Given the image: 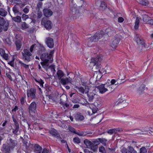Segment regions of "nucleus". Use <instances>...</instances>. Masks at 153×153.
Listing matches in <instances>:
<instances>
[{"instance_id": "f257e3e1", "label": "nucleus", "mask_w": 153, "mask_h": 153, "mask_svg": "<svg viewBox=\"0 0 153 153\" xmlns=\"http://www.w3.org/2000/svg\"><path fill=\"white\" fill-rule=\"evenodd\" d=\"M40 58L43 61L41 62V65L46 70H47L52 67V65H50V64L53 61V57H51V55H48V53H45L42 54Z\"/></svg>"}, {"instance_id": "f03ea898", "label": "nucleus", "mask_w": 153, "mask_h": 153, "mask_svg": "<svg viewBox=\"0 0 153 153\" xmlns=\"http://www.w3.org/2000/svg\"><path fill=\"white\" fill-rule=\"evenodd\" d=\"M96 87L98 89L100 93L103 94L107 91H109V92L112 91V88L111 85H108L107 84H101L97 86L96 85Z\"/></svg>"}, {"instance_id": "7ed1b4c3", "label": "nucleus", "mask_w": 153, "mask_h": 153, "mask_svg": "<svg viewBox=\"0 0 153 153\" xmlns=\"http://www.w3.org/2000/svg\"><path fill=\"white\" fill-rule=\"evenodd\" d=\"M22 53V58L25 62H29L33 58L31 53L29 50L24 49Z\"/></svg>"}, {"instance_id": "20e7f679", "label": "nucleus", "mask_w": 153, "mask_h": 153, "mask_svg": "<svg viewBox=\"0 0 153 153\" xmlns=\"http://www.w3.org/2000/svg\"><path fill=\"white\" fill-rule=\"evenodd\" d=\"M104 34V32L102 30L100 31L98 33H96L93 36H92L88 39V43H90L92 42L97 41L98 40L102 38Z\"/></svg>"}, {"instance_id": "39448f33", "label": "nucleus", "mask_w": 153, "mask_h": 153, "mask_svg": "<svg viewBox=\"0 0 153 153\" xmlns=\"http://www.w3.org/2000/svg\"><path fill=\"white\" fill-rule=\"evenodd\" d=\"M134 39L137 44L141 46L142 48H146V44L143 38L139 34H136L135 35Z\"/></svg>"}, {"instance_id": "423d86ee", "label": "nucleus", "mask_w": 153, "mask_h": 153, "mask_svg": "<svg viewBox=\"0 0 153 153\" xmlns=\"http://www.w3.org/2000/svg\"><path fill=\"white\" fill-rule=\"evenodd\" d=\"M119 98V102L117 105L118 103L120 104V105L122 108H124L127 106L128 103L126 102V95L124 94H119L118 96Z\"/></svg>"}, {"instance_id": "0eeeda50", "label": "nucleus", "mask_w": 153, "mask_h": 153, "mask_svg": "<svg viewBox=\"0 0 153 153\" xmlns=\"http://www.w3.org/2000/svg\"><path fill=\"white\" fill-rule=\"evenodd\" d=\"M102 60V56L100 55H98L96 57L92 58L90 62V64L99 67L100 65V61Z\"/></svg>"}, {"instance_id": "6e6552de", "label": "nucleus", "mask_w": 153, "mask_h": 153, "mask_svg": "<svg viewBox=\"0 0 153 153\" xmlns=\"http://www.w3.org/2000/svg\"><path fill=\"white\" fill-rule=\"evenodd\" d=\"M36 94V89L34 88H31L27 91V95L28 98L31 99H37Z\"/></svg>"}, {"instance_id": "1a4fd4ad", "label": "nucleus", "mask_w": 153, "mask_h": 153, "mask_svg": "<svg viewBox=\"0 0 153 153\" xmlns=\"http://www.w3.org/2000/svg\"><path fill=\"white\" fill-rule=\"evenodd\" d=\"M120 39V36L118 35H116L110 44L111 46L113 48H115L119 43Z\"/></svg>"}, {"instance_id": "9d476101", "label": "nucleus", "mask_w": 153, "mask_h": 153, "mask_svg": "<svg viewBox=\"0 0 153 153\" xmlns=\"http://www.w3.org/2000/svg\"><path fill=\"white\" fill-rule=\"evenodd\" d=\"M37 104L35 102H33L31 103L29 106L28 109L29 113L30 115H33L36 111Z\"/></svg>"}, {"instance_id": "9b49d317", "label": "nucleus", "mask_w": 153, "mask_h": 153, "mask_svg": "<svg viewBox=\"0 0 153 153\" xmlns=\"http://www.w3.org/2000/svg\"><path fill=\"white\" fill-rule=\"evenodd\" d=\"M41 24L42 25H44L47 29L50 30L51 28L52 25L51 22L45 18H43L42 19Z\"/></svg>"}, {"instance_id": "f8f14e48", "label": "nucleus", "mask_w": 153, "mask_h": 153, "mask_svg": "<svg viewBox=\"0 0 153 153\" xmlns=\"http://www.w3.org/2000/svg\"><path fill=\"white\" fill-rule=\"evenodd\" d=\"M72 79L69 76L68 77L62 78L60 80L61 83L63 85H68L69 84H72Z\"/></svg>"}, {"instance_id": "ddd939ff", "label": "nucleus", "mask_w": 153, "mask_h": 153, "mask_svg": "<svg viewBox=\"0 0 153 153\" xmlns=\"http://www.w3.org/2000/svg\"><path fill=\"white\" fill-rule=\"evenodd\" d=\"M8 141L7 145L11 148V149H13L17 144V141L16 140H13L11 138H10Z\"/></svg>"}, {"instance_id": "4468645a", "label": "nucleus", "mask_w": 153, "mask_h": 153, "mask_svg": "<svg viewBox=\"0 0 153 153\" xmlns=\"http://www.w3.org/2000/svg\"><path fill=\"white\" fill-rule=\"evenodd\" d=\"M87 96L88 101L89 102H92L93 101L94 99L97 97V94H96L95 91L93 90L89 92H88Z\"/></svg>"}, {"instance_id": "2eb2a0df", "label": "nucleus", "mask_w": 153, "mask_h": 153, "mask_svg": "<svg viewBox=\"0 0 153 153\" xmlns=\"http://www.w3.org/2000/svg\"><path fill=\"white\" fill-rule=\"evenodd\" d=\"M134 118L130 115H123L122 117V120L124 122L132 123Z\"/></svg>"}, {"instance_id": "dca6fc26", "label": "nucleus", "mask_w": 153, "mask_h": 153, "mask_svg": "<svg viewBox=\"0 0 153 153\" xmlns=\"http://www.w3.org/2000/svg\"><path fill=\"white\" fill-rule=\"evenodd\" d=\"M46 43L48 47L52 48L54 45L53 39L50 37H48L46 39Z\"/></svg>"}, {"instance_id": "f3484780", "label": "nucleus", "mask_w": 153, "mask_h": 153, "mask_svg": "<svg viewBox=\"0 0 153 153\" xmlns=\"http://www.w3.org/2000/svg\"><path fill=\"white\" fill-rule=\"evenodd\" d=\"M105 32L108 36H110L114 35L116 31L113 27H109L106 29Z\"/></svg>"}, {"instance_id": "a211bd4d", "label": "nucleus", "mask_w": 153, "mask_h": 153, "mask_svg": "<svg viewBox=\"0 0 153 153\" xmlns=\"http://www.w3.org/2000/svg\"><path fill=\"white\" fill-rule=\"evenodd\" d=\"M85 88L82 86L80 87H76V88L78 89L79 91L81 94H83L85 92V93H87L88 91L89 88L88 86H85Z\"/></svg>"}, {"instance_id": "6ab92c4d", "label": "nucleus", "mask_w": 153, "mask_h": 153, "mask_svg": "<svg viewBox=\"0 0 153 153\" xmlns=\"http://www.w3.org/2000/svg\"><path fill=\"white\" fill-rule=\"evenodd\" d=\"M0 55L6 60H7L9 59L8 55L6 53L5 51L1 48H0Z\"/></svg>"}, {"instance_id": "aec40b11", "label": "nucleus", "mask_w": 153, "mask_h": 153, "mask_svg": "<svg viewBox=\"0 0 153 153\" xmlns=\"http://www.w3.org/2000/svg\"><path fill=\"white\" fill-rule=\"evenodd\" d=\"M84 143L86 145L87 148L94 150L93 148L94 147V144L91 141L87 139H85L84 140Z\"/></svg>"}, {"instance_id": "412c9836", "label": "nucleus", "mask_w": 153, "mask_h": 153, "mask_svg": "<svg viewBox=\"0 0 153 153\" xmlns=\"http://www.w3.org/2000/svg\"><path fill=\"white\" fill-rule=\"evenodd\" d=\"M49 132L54 137L57 138H61V137H60L59 134L56 130L54 129H52Z\"/></svg>"}, {"instance_id": "4be33fe9", "label": "nucleus", "mask_w": 153, "mask_h": 153, "mask_svg": "<svg viewBox=\"0 0 153 153\" xmlns=\"http://www.w3.org/2000/svg\"><path fill=\"white\" fill-rule=\"evenodd\" d=\"M10 148L6 144H3L2 145V151L4 153H10Z\"/></svg>"}, {"instance_id": "5701e85b", "label": "nucleus", "mask_w": 153, "mask_h": 153, "mask_svg": "<svg viewBox=\"0 0 153 153\" xmlns=\"http://www.w3.org/2000/svg\"><path fill=\"white\" fill-rule=\"evenodd\" d=\"M44 15L47 17L51 16L53 14V12L50 9H44L43 11Z\"/></svg>"}, {"instance_id": "b1692460", "label": "nucleus", "mask_w": 153, "mask_h": 153, "mask_svg": "<svg viewBox=\"0 0 153 153\" xmlns=\"http://www.w3.org/2000/svg\"><path fill=\"white\" fill-rule=\"evenodd\" d=\"M12 10L15 15H21L22 14V13L19 12V7L15 5L12 8Z\"/></svg>"}, {"instance_id": "393cba45", "label": "nucleus", "mask_w": 153, "mask_h": 153, "mask_svg": "<svg viewBox=\"0 0 153 153\" xmlns=\"http://www.w3.org/2000/svg\"><path fill=\"white\" fill-rule=\"evenodd\" d=\"M74 117L77 120H82L84 119V116L81 113L79 112L76 113L75 114Z\"/></svg>"}, {"instance_id": "a878e982", "label": "nucleus", "mask_w": 153, "mask_h": 153, "mask_svg": "<svg viewBox=\"0 0 153 153\" xmlns=\"http://www.w3.org/2000/svg\"><path fill=\"white\" fill-rule=\"evenodd\" d=\"M72 3L74 4H76V5H79V6L82 7L81 5L83 3V0H70Z\"/></svg>"}, {"instance_id": "bb28decb", "label": "nucleus", "mask_w": 153, "mask_h": 153, "mask_svg": "<svg viewBox=\"0 0 153 153\" xmlns=\"http://www.w3.org/2000/svg\"><path fill=\"white\" fill-rule=\"evenodd\" d=\"M67 100V97L65 95H62L60 97V101L61 104L64 105V103L66 102Z\"/></svg>"}, {"instance_id": "cd10ccee", "label": "nucleus", "mask_w": 153, "mask_h": 153, "mask_svg": "<svg viewBox=\"0 0 153 153\" xmlns=\"http://www.w3.org/2000/svg\"><path fill=\"white\" fill-rule=\"evenodd\" d=\"M19 130V126H15L14 128L12 129V133L15 135H17L19 134L18 132Z\"/></svg>"}, {"instance_id": "c85d7f7f", "label": "nucleus", "mask_w": 153, "mask_h": 153, "mask_svg": "<svg viewBox=\"0 0 153 153\" xmlns=\"http://www.w3.org/2000/svg\"><path fill=\"white\" fill-rule=\"evenodd\" d=\"M42 149V148L39 145L36 144L35 145V148L33 150L36 153H41Z\"/></svg>"}, {"instance_id": "c756f323", "label": "nucleus", "mask_w": 153, "mask_h": 153, "mask_svg": "<svg viewBox=\"0 0 153 153\" xmlns=\"http://www.w3.org/2000/svg\"><path fill=\"white\" fill-rule=\"evenodd\" d=\"M145 85L144 84H142L140 87H139L138 90V93L140 94H141L142 93H143L144 91L145 90Z\"/></svg>"}, {"instance_id": "7c9ffc66", "label": "nucleus", "mask_w": 153, "mask_h": 153, "mask_svg": "<svg viewBox=\"0 0 153 153\" xmlns=\"http://www.w3.org/2000/svg\"><path fill=\"white\" fill-rule=\"evenodd\" d=\"M56 74L57 76L58 79L60 80L62 79V77L64 76V73L61 70H59L57 71L56 73Z\"/></svg>"}, {"instance_id": "2f4dec72", "label": "nucleus", "mask_w": 153, "mask_h": 153, "mask_svg": "<svg viewBox=\"0 0 153 153\" xmlns=\"http://www.w3.org/2000/svg\"><path fill=\"white\" fill-rule=\"evenodd\" d=\"M15 44L16 46V50L18 51L22 47V43L20 40H17L15 41Z\"/></svg>"}, {"instance_id": "473e14b6", "label": "nucleus", "mask_w": 153, "mask_h": 153, "mask_svg": "<svg viewBox=\"0 0 153 153\" xmlns=\"http://www.w3.org/2000/svg\"><path fill=\"white\" fill-rule=\"evenodd\" d=\"M7 12L4 9L0 8V16L3 17H5L7 14Z\"/></svg>"}, {"instance_id": "72a5a7b5", "label": "nucleus", "mask_w": 153, "mask_h": 153, "mask_svg": "<svg viewBox=\"0 0 153 153\" xmlns=\"http://www.w3.org/2000/svg\"><path fill=\"white\" fill-rule=\"evenodd\" d=\"M11 16L13 20L15 22L18 23H20L22 21L21 17L20 16L17 15V16L15 17H12V16Z\"/></svg>"}, {"instance_id": "f704fd0d", "label": "nucleus", "mask_w": 153, "mask_h": 153, "mask_svg": "<svg viewBox=\"0 0 153 153\" xmlns=\"http://www.w3.org/2000/svg\"><path fill=\"white\" fill-rule=\"evenodd\" d=\"M8 25L9 23L8 22L7 23L5 26L0 25V33L2 31L3 28L4 31H7L8 29Z\"/></svg>"}, {"instance_id": "c9c22d12", "label": "nucleus", "mask_w": 153, "mask_h": 153, "mask_svg": "<svg viewBox=\"0 0 153 153\" xmlns=\"http://www.w3.org/2000/svg\"><path fill=\"white\" fill-rule=\"evenodd\" d=\"M21 29L25 30L29 28V25L25 22H21Z\"/></svg>"}, {"instance_id": "e433bc0d", "label": "nucleus", "mask_w": 153, "mask_h": 153, "mask_svg": "<svg viewBox=\"0 0 153 153\" xmlns=\"http://www.w3.org/2000/svg\"><path fill=\"white\" fill-rule=\"evenodd\" d=\"M23 143L24 145L25 146L26 149H27L29 145L30 144V141L26 140H23Z\"/></svg>"}, {"instance_id": "4c0bfd02", "label": "nucleus", "mask_w": 153, "mask_h": 153, "mask_svg": "<svg viewBox=\"0 0 153 153\" xmlns=\"http://www.w3.org/2000/svg\"><path fill=\"white\" fill-rule=\"evenodd\" d=\"M140 20L138 17H137L136 18L134 28L135 29H137L139 25Z\"/></svg>"}, {"instance_id": "58836bf2", "label": "nucleus", "mask_w": 153, "mask_h": 153, "mask_svg": "<svg viewBox=\"0 0 153 153\" xmlns=\"http://www.w3.org/2000/svg\"><path fill=\"white\" fill-rule=\"evenodd\" d=\"M100 9L101 10H103L106 9L107 5L103 1L101 2L100 6Z\"/></svg>"}, {"instance_id": "ea45409f", "label": "nucleus", "mask_w": 153, "mask_h": 153, "mask_svg": "<svg viewBox=\"0 0 153 153\" xmlns=\"http://www.w3.org/2000/svg\"><path fill=\"white\" fill-rule=\"evenodd\" d=\"M52 87L48 85H45V90L47 91V94H49L51 93V90Z\"/></svg>"}, {"instance_id": "a19ab883", "label": "nucleus", "mask_w": 153, "mask_h": 153, "mask_svg": "<svg viewBox=\"0 0 153 153\" xmlns=\"http://www.w3.org/2000/svg\"><path fill=\"white\" fill-rule=\"evenodd\" d=\"M4 42L7 44L9 46H10L12 44V42L9 38L3 39Z\"/></svg>"}, {"instance_id": "79ce46f5", "label": "nucleus", "mask_w": 153, "mask_h": 153, "mask_svg": "<svg viewBox=\"0 0 153 153\" xmlns=\"http://www.w3.org/2000/svg\"><path fill=\"white\" fill-rule=\"evenodd\" d=\"M37 82H38L39 83V84L40 85V86L43 87V84L44 83V82L43 81V80H42L41 79H34Z\"/></svg>"}, {"instance_id": "37998d69", "label": "nucleus", "mask_w": 153, "mask_h": 153, "mask_svg": "<svg viewBox=\"0 0 153 153\" xmlns=\"http://www.w3.org/2000/svg\"><path fill=\"white\" fill-rule=\"evenodd\" d=\"M7 23L4 18L0 16V25L5 26Z\"/></svg>"}, {"instance_id": "c03bdc74", "label": "nucleus", "mask_w": 153, "mask_h": 153, "mask_svg": "<svg viewBox=\"0 0 153 153\" xmlns=\"http://www.w3.org/2000/svg\"><path fill=\"white\" fill-rule=\"evenodd\" d=\"M140 3L143 5H148L149 2L147 0H140Z\"/></svg>"}, {"instance_id": "a18cd8bd", "label": "nucleus", "mask_w": 153, "mask_h": 153, "mask_svg": "<svg viewBox=\"0 0 153 153\" xmlns=\"http://www.w3.org/2000/svg\"><path fill=\"white\" fill-rule=\"evenodd\" d=\"M19 63L21 64V66L24 68H25V69H28L29 68V65H27L25 64L24 63H23L22 61L20 60H19L18 61Z\"/></svg>"}, {"instance_id": "49530a36", "label": "nucleus", "mask_w": 153, "mask_h": 153, "mask_svg": "<svg viewBox=\"0 0 153 153\" xmlns=\"http://www.w3.org/2000/svg\"><path fill=\"white\" fill-rule=\"evenodd\" d=\"M143 20L144 22H147V21L149 20L150 18L149 16L146 14L143 15Z\"/></svg>"}, {"instance_id": "de8ad7c7", "label": "nucleus", "mask_w": 153, "mask_h": 153, "mask_svg": "<svg viewBox=\"0 0 153 153\" xmlns=\"http://www.w3.org/2000/svg\"><path fill=\"white\" fill-rule=\"evenodd\" d=\"M99 140L100 143L103 145H105L106 144L107 140L104 138H99Z\"/></svg>"}, {"instance_id": "09e8293b", "label": "nucleus", "mask_w": 153, "mask_h": 153, "mask_svg": "<svg viewBox=\"0 0 153 153\" xmlns=\"http://www.w3.org/2000/svg\"><path fill=\"white\" fill-rule=\"evenodd\" d=\"M45 51V48L42 46H40L39 48V51L38 52L39 53L41 54L42 53V52H44Z\"/></svg>"}, {"instance_id": "8fccbe9b", "label": "nucleus", "mask_w": 153, "mask_h": 153, "mask_svg": "<svg viewBox=\"0 0 153 153\" xmlns=\"http://www.w3.org/2000/svg\"><path fill=\"white\" fill-rule=\"evenodd\" d=\"M140 150V153H146L147 152L146 149L144 147H143L141 148Z\"/></svg>"}, {"instance_id": "3c124183", "label": "nucleus", "mask_w": 153, "mask_h": 153, "mask_svg": "<svg viewBox=\"0 0 153 153\" xmlns=\"http://www.w3.org/2000/svg\"><path fill=\"white\" fill-rule=\"evenodd\" d=\"M26 14H23L22 16V18L23 21H25L27 19L29 18V16Z\"/></svg>"}, {"instance_id": "603ef678", "label": "nucleus", "mask_w": 153, "mask_h": 153, "mask_svg": "<svg viewBox=\"0 0 153 153\" xmlns=\"http://www.w3.org/2000/svg\"><path fill=\"white\" fill-rule=\"evenodd\" d=\"M73 140L74 142L75 143H79L80 142V141L79 138L77 137H76L74 138L73 139Z\"/></svg>"}, {"instance_id": "864d4df0", "label": "nucleus", "mask_w": 153, "mask_h": 153, "mask_svg": "<svg viewBox=\"0 0 153 153\" xmlns=\"http://www.w3.org/2000/svg\"><path fill=\"white\" fill-rule=\"evenodd\" d=\"M128 152H137L136 150H134L133 147L131 146H128Z\"/></svg>"}, {"instance_id": "5fc2aeb1", "label": "nucleus", "mask_w": 153, "mask_h": 153, "mask_svg": "<svg viewBox=\"0 0 153 153\" xmlns=\"http://www.w3.org/2000/svg\"><path fill=\"white\" fill-rule=\"evenodd\" d=\"M99 151L100 152L102 153H105V151L104 147L103 146H101L99 147Z\"/></svg>"}, {"instance_id": "6e6d98bb", "label": "nucleus", "mask_w": 153, "mask_h": 153, "mask_svg": "<svg viewBox=\"0 0 153 153\" xmlns=\"http://www.w3.org/2000/svg\"><path fill=\"white\" fill-rule=\"evenodd\" d=\"M36 144H30L29 146V147L27 149L28 150H30L31 149H34L35 148V145H36Z\"/></svg>"}, {"instance_id": "4d7b16f0", "label": "nucleus", "mask_w": 153, "mask_h": 153, "mask_svg": "<svg viewBox=\"0 0 153 153\" xmlns=\"http://www.w3.org/2000/svg\"><path fill=\"white\" fill-rule=\"evenodd\" d=\"M12 118L13 121L14 123L15 126H19L18 122L16 121V119L14 118V115L12 116Z\"/></svg>"}, {"instance_id": "13d9d810", "label": "nucleus", "mask_w": 153, "mask_h": 153, "mask_svg": "<svg viewBox=\"0 0 153 153\" xmlns=\"http://www.w3.org/2000/svg\"><path fill=\"white\" fill-rule=\"evenodd\" d=\"M37 18L38 19H40L42 16V13L39 10L37 13Z\"/></svg>"}, {"instance_id": "bf43d9fd", "label": "nucleus", "mask_w": 153, "mask_h": 153, "mask_svg": "<svg viewBox=\"0 0 153 153\" xmlns=\"http://www.w3.org/2000/svg\"><path fill=\"white\" fill-rule=\"evenodd\" d=\"M16 38L17 40H20V41H21L22 40V37L20 34H18L16 35Z\"/></svg>"}, {"instance_id": "052dcab7", "label": "nucleus", "mask_w": 153, "mask_h": 153, "mask_svg": "<svg viewBox=\"0 0 153 153\" xmlns=\"http://www.w3.org/2000/svg\"><path fill=\"white\" fill-rule=\"evenodd\" d=\"M68 129L71 132L75 133L76 131L75 129L71 126H69Z\"/></svg>"}, {"instance_id": "680f3d73", "label": "nucleus", "mask_w": 153, "mask_h": 153, "mask_svg": "<svg viewBox=\"0 0 153 153\" xmlns=\"http://www.w3.org/2000/svg\"><path fill=\"white\" fill-rule=\"evenodd\" d=\"M36 15H35V14H34L33 15V17L31 18L32 21H31V22H33V23H34L36 22V20L35 19H34V18H36Z\"/></svg>"}, {"instance_id": "e2e57ef3", "label": "nucleus", "mask_w": 153, "mask_h": 153, "mask_svg": "<svg viewBox=\"0 0 153 153\" xmlns=\"http://www.w3.org/2000/svg\"><path fill=\"white\" fill-rule=\"evenodd\" d=\"M111 129L112 130V131H113V133H116L117 131L120 132L121 131H122V129Z\"/></svg>"}, {"instance_id": "0e129e2a", "label": "nucleus", "mask_w": 153, "mask_h": 153, "mask_svg": "<svg viewBox=\"0 0 153 153\" xmlns=\"http://www.w3.org/2000/svg\"><path fill=\"white\" fill-rule=\"evenodd\" d=\"M128 151L127 149L125 147H123L121 150L122 153H127Z\"/></svg>"}, {"instance_id": "69168bd1", "label": "nucleus", "mask_w": 153, "mask_h": 153, "mask_svg": "<svg viewBox=\"0 0 153 153\" xmlns=\"http://www.w3.org/2000/svg\"><path fill=\"white\" fill-rule=\"evenodd\" d=\"M23 11L25 14H27L29 12V9L26 7L23 9Z\"/></svg>"}, {"instance_id": "338daca9", "label": "nucleus", "mask_w": 153, "mask_h": 153, "mask_svg": "<svg viewBox=\"0 0 153 153\" xmlns=\"http://www.w3.org/2000/svg\"><path fill=\"white\" fill-rule=\"evenodd\" d=\"M128 87L130 89H134L136 88V86L135 85L132 84L128 86Z\"/></svg>"}, {"instance_id": "774afa93", "label": "nucleus", "mask_w": 153, "mask_h": 153, "mask_svg": "<svg viewBox=\"0 0 153 153\" xmlns=\"http://www.w3.org/2000/svg\"><path fill=\"white\" fill-rule=\"evenodd\" d=\"M14 59H13L11 61L8 62V64L13 67H14Z\"/></svg>"}]
</instances>
